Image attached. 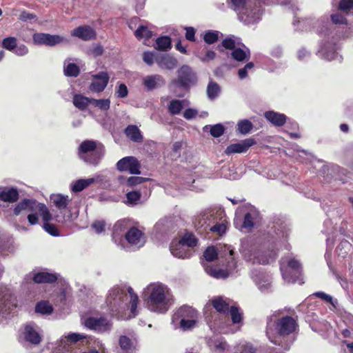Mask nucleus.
Here are the masks:
<instances>
[{
	"label": "nucleus",
	"instance_id": "obj_38",
	"mask_svg": "<svg viewBox=\"0 0 353 353\" xmlns=\"http://www.w3.org/2000/svg\"><path fill=\"white\" fill-rule=\"evenodd\" d=\"M210 216V212L207 210L202 212L195 217L194 224L196 227H203L207 225V221L209 220Z\"/></svg>",
	"mask_w": 353,
	"mask_h": 353
},
{
	"label": "nucleus",
	"instance_id": "obj_17",
	"mask_svg": "<svg viewBox=\"0 0 353 353\" xmlns=\"http://www.w3.org/2000/svg\"><path fill=\"white\" fill-rule=\"evenodd\" d=\"M94 80L90 85V90L95 92H101L107 86L110 77L106 72H100L93 76Z\"/></svg>",
	"mask_w": 353,
	"mask_h": 353
},
{
	"label": "nucleus",
	"instance_id": "obj_37",
	"mask_svg": "<svg viewBox=\"0 0 353 353\" xmlns=\"http://www.w3.org/2000/svg\"><path fill=\"white\" fill-rule=\"evenodd\" d=\"M73 103L77 108L84 110L89 104H91V99L81 95H75L73 99Z\"/></svg>",
	"mask_w": 353,
	"mask_h": 353
},
{
	"label": "nucleus",
	"instance_id": "obj_9",
	"mask_svg": "<svg viewBox=\"0 0 353 353\" xmlns=\"http://www.w3.org/2000/svg\"><path fill=\"white\" fill-rule=\"evenodd\" d=\"M225 252H226L227 256V269L225 270L216 269L212 266L208 265L206 263H203V267L205 272L211 276L216 279H225L230 274H232L237 265L236 261L234 260L233 256V250L230 246H225Z\"/></svg>",
	"mask_w": 353,
	"mask_h": 353
},
{
	"label": "nucleus",
	"instance_id": "obj_43",
	"mask_svg": "<svg viewBox=\"0 0 353 353\" xmlns=\"http://www.w3.org/2000/svg\"><path fill=\"white\" fill-rule=\"evenodd\" d=\"M134 34L138 39L143 38L149 39L152 37V31H150L145 26H139L135 31Z\"/></svg>",
	"mask_w": 353,
	"mask_h": 353
},
{
	"label": "nucleus",
	"instance_id": "obj_6",
	"mask_svg": "<svg viewBox=\"0 0 353 353\" xmlns=\"http://www.w3.org/2000/svg\"><path fill=\"white\" fill-rule=\"evenodd\" d=\"M281 271L283 278L286 282L303 283L301 279V266L298 260L294 258L289 260L282 259Z\"/></svg>",
	"mask_w": 353,
	"mask_h": 353
},
{
	"label": "nucleus",
	"instance_id": "obj_58",
	"mask_svg": "<svg viewBox=\"0 0 353 353\" xmlns=\"http://www.w3.org/2000/svg\"><path fill=\"white\" fill-rule=\"evenodd\" d=\"M225 221H223L220 223H217L210 228V230L214 232L218 233L219 235L225 233L226 230Z\"/></svg>",
	"mask_w": 353,
	"mask_h": 353
},
{
	"label": "nucleus",
	"instance_id": "obj_30",
	"mask_svg": "<svg viewBox=\"0 0 353 353\" xmlns=\"http://www.w3.org/2000/svg\"><path fill=\"white\" fill-rule=\"evenodd\" d=\"M19 198V192L15 188H9L0 192V200L5 202H14Z\"/></svg>",
	"mask_w": 353,
	"mask_h": 353
},
{
	"label": "nucleus",
	"instance_id": "obj_35",
	"mask_svg": "<svg viewBox=\"0 0 353 353\" xmlns=\"http://www.w3.org/2000/svg\"><path fill=\"white\" fill-rule=\"evenodd\" d=\"M179 243L188 249L195 247L197 245V239L191 233H187L179 241Z\"/></svg>",
	"mask_w": 353,
	"mask_h": 353
},
{
	"label": "nucleus",
	"instance_id": "obj_2",
	"mask_svg": "<svg viewBox=\"0 0 353 353\" xmlns=\"http://www.w3.org/2000/svg\"><path fill=\"white\" fill-rule=\"evenodd\" d=\"M296 327V321L292 316H285L276 319L274 314L268 322L266 335L271 343L284 346L287 349L288 345L285 343V338L295 332Z\"/></svg>",
	"mask_w": 353,
	"mask_h": 353
},
{
	"label": "nucleus",
	"instance_id": "obj_24",
	"mask_svg": "<svg viewBox=\"0 0 353 353\" xmlns=\"http://www.w3.org/2000/svg\"><path fill=\"white\" fill-rule=\"evenodd\" d=\"M156 63L162 70H174L178 64V61L170 54H163L156 58Z\"/></svg>",
	"mask_w": 353,
	"mask_h": 353
},
{
	"label": "nucleus",
	"instance_id": "obj_34",
	"mask_svg": "<svg viewBox=\"0 0 353 353\" xmlns=\"http://www.w3.org/2000/svg\"><path fill=\"white\" fill-rule=\"evenodd\" d=\"M210 345L213 353H230L228 345L225 341L216 340Z\"/></svg>",
	"mask_w": 353,
	"mask_h": 353
},
{
	"label": "nucleus",
	"instance_id": "obj_4",
	"mask_svg": "<svg viewBox=\"0 0 353 353\" xmlns=\"http://www.w3.org/2000/svg\"><path fill=\"white\" fill-rule=\"evenodd\" d=\"M25 210L30 212L28 215V220L31 225L38 223L39 215L42 217L43 221H50L52 218L47 206L36 200L27 199L22 200L14 208V213L19 215Z\"/></svg>",
	"mask_w": 353,
	"mask_h": 353
},
{
	"label": "nucleus",
	"instance_id": "obj_29",
	"mask_svg": "<svg viewBox=\"0 0 353 353\" xmlns=\"http://www.w3.org/2000/svg\"><path fill=\"white\" fill-rule=\"evenodd\" d=\"M188 105L186 100L173 99L168 103V110L171 114L176 115L180 114L183 108Z\"/></svg>",
	"mask_w": 353,
	"mask_h": 353
},
{
	"label": "nucleus",
	"instance_id": "obj_12",
	"mask_svg": "<svg viewBox=\"0 0 353 353\" xmlns=\"http://www.w3.org/2000/svg\"><path fill=\"white\" fill-rule=\"evenodd\" d=\"M32 39L35 44L50 46H55L65 41L63 37L46 33H35L33 35Z\"/></svg>",
	"mask_w": 353,
	"mask_h": 353
},
{
	"label": "nucleus",
	"instance_id": "obj_63",
	"mask_svg": "<svg viewBox=\"0 0 353 353\" xmlns=\"http://www.w3.org/2000/svg\"><path fill=\"white\" fill-rule=\"evenodd\" d=\"M353 8V0H341L339 3V9L347 11Z\"/></svg>",
	"mask_w": 353,
	"mask_h": 353
},
{
	"label": "nucleus",
	"instance_id": "obj_5",
	"mask_svg": "<svg viewBox=\"0 0 353 353\" xmlns=\"http://www.w3.org/2000/svg\"><path fill=\"white\" fill-rule=\"evenodd\" d=\"M104 154L103 146L93 141H84L79 145V156L85 162L97 165Z\"/></svg>",
	"mask_w": 353,
	"mask_h": 353
},
{
	"label": "nucleus",
	"instance_id": "obj_55",
	"mask_svg": "<svg viewBox=\"0 0 353 353\" xmlns=\"http://www.w3.org/2000/svg\"><path fill=\"white\" fill-rule=\"evenodd\" d=\"M224 132V128L221 124H216L210 126V134L214 137H219Z\"/></svg>",
	"mask_w": 353,
	"mask_h": 353
},
{
	"label": "nucleus",
	"instance_id": "obj_15",
	"mask_svg": "<svg viewBox=\"0 0 353 353\" xmlns=\"http://www.w3.org/2000/svg\"><path fill=\"white\" fill-rule=\"evenodd\" d=\"M128 243L135 248H141L145 243L144 234L136 228H130L125 235Z\"/></svg>",
	"mask_w": 353,
	"mask_h": 353
},
{
	"label": "nucleus",
	"instance_id": "obj_40",
	"mask_svg": "<svg viewBox=\"0 0 353 353\" xmlns=\"http://www.w3.org/2000/svg\"><path fill=\"white\" fill-rule=\"evenodd\" d=\"M156 42L158 50L166 51L171 48V40L167 36L158 38Z\"/></svg>",
	"mask_w": 353,
	"mask_h": 353
},
{
	"label": "nucleus",
	"instance_id": "obj_41",
	"mask_svg": "<svg viewBox=\"0 0 353 353\" xmlns=\"http://www.w3.org/2000/svg\"><path fill=\"white\" fill-rule=\"evenodd\" d=\"M252 128V123L248 119L241 120L237 123V130L242 134L250 132Z\"/></svg>",
	"mask_w": 353,
	"mask_h": 353
},
{
	"label": "nucleus",
	"instance_id": "obj_61",
	"mask_svg": "<svg viewBox=\"0 0 353 353\" xmlns=\"http://www.w3.org/2000/svg\"><path fill=\"white\" fill-rule=\"evenodd\" d=\"M331 19L334 24H346L347 20L345 18L339 13L332 14L331 15Z\"/></svg>",
	"mask_w": 353,
	"mask_h": 353
},
{
	"label": "nucleus",
	"instance_id": "obj_36",
	"mask_svg": "<svg viewBox=\"0 0 353 353\" xmlns=\"http://www.w3.org/2000/svg\"><path fill=\"white\" fill-rule=\"evenodd\" d=\"M220 91V87L216 82L210 81L206 90L208 97L210 99L214 100L216 99L219 96Z\"/></svg>",
	"mask_w": 353,
	"mask_h": 353
},
{
	"label": "nucleus",
	"instance_id": "obj_11",
	"mask_svg": "<svg viewBox=\"0 0 353 353\" xmlns=\"http://www.w3.org/2000/svg\"><path fill=\"white\" fill-rule=\"evenodd\" d=\"M141 165L134 157H126L120 159L117 163V168L120 171H128L132 174H139Z\"/></svg>",
	"mask_w": 353,
	"mask_h": 353
},
{
	"label": "nucleus",
	"instance_id": "obj_25",
	"mask_svg": "<svg viewBox=\"0 0 353 353\" xmlns=\"http://www.w3.org/2000/svg\"><path fill=\"white\" fill-rule=\"evenodd\" d=\"M172 254L176 257L185 259L191 256V251L179 241L172 242L170 248Z\"/></svg>",
	"mask_w": 353,
	"mask_h": 353
},
{
	"label": "nucleus",
	"instance_id": "obj_8",
	"mask_svg": "<svg viewBox=\"0 0 353 353\" xmlns=\"http://www.w3.org/2000/svg\"><path fill=\"white\" fill-rule=\"evenodd\" d=\"M228 6L238 14L245 15L249 22H255L260 19L262 11L259 8L250 9L249 0H227Z\"/></svg>",
	"mask_w": 353,
	"mask_h": 353
},
{
	"label": "nucleus",
	"instance_id": "obj_51",
	"mask_svg": "<svg viewBox=\"0 0 353 353\" xmlns=\"http://www.w3.org/2000/svg\"><path fill=\"white\" fill-rule=\"evenodd\" d=\"M217 252L214 247H208L204 252L203 256L206 261L210 262L217 258Z\"/></svg>",
	"mask_w": 353,
	"mask_h": 353
},
{
	"label": "nucleus",
	"instance_id": "obj_14",
	"mask_svg": "<svg viewBox=\"0 0 353 353\" xmlns=\"http://www.w3.org/2000/svg\"><path fill=\"white\" fill-rule=\"evenodd\" d=\"M142 84L147 91H152L164 86L165 79L158 74L146 75L142 79Z\"/></svg>",
	"mask_w": 353,
	"mask_h": 353
},
{
	"label": "nucleus",
	"instance_id": "obj_13",
	"mask_svg": "<svg viewBox=\"0 0 353 353\" xmlns=\"http://www.w3.org/2000/svg\"><path fill=\"white\" fill-rule=\"evenodd\" d=\"M85 325L98 332H105L110 330L112 323L105 318L90 317L85 321Z\"/></svg>",
	"mask_w": 353,
	"mask_h": 353
},
{
	"label": "nucleus",
	"instance_id": "obj_18",
	"mask_svg": "<svg viewBox=\"0 0 353 353\" xmlns=\"http://www.w3.org/2000/svg\"><path fill=\"white\" fill-rule=\"evenodd\" d=\"M23 334L26 341L32 345H38L41 341V336L38 330V327L34 324H26Z\"/></svg>",
	"mask_w": 353,
	"mask_h": 353
},
{
	"label": "nucleus",
	"instance_id": "obj_10",
	"mask_svg": "<svg viewBox=\"0 0 353 353\" xmlns=\"http://www.w3.org/2000/svg\"><path fill=\"white\" fill-rule=\"evenodd\" d=\"M197 77L195 72L188 65H183L177 70V78L172 83L183 88L188 89L196 84Z\"/></svg>",
	"mask_w": 353,
	"mask_h": 353
},
{
	"label": "nucleus",
	"instance_id": "obj_50",
	"mask_svg": "<svg viewBox=\"0 0 353 353\" xmlns=\"http://www.w3.org/2000/svg\"><path fill=\"white\" fill-rule=\"evenodd\" d=\"M2 46L8 50H13L17 47V39L12 37L3 39L2 41Z\"/></svg>",
	"mask_w": 353,
	"mask_h": 353
},
{
	"label": "nucleus",
	"instance_id": "obj_26",
	"mask_svg": "<svg viewBox=\"0 0 353 353\" xmlns=\"http://www.w3.org/2000/svg\"><path fill=\"white\" fill-rule=\"evenodd\" d=\"M212 305L219 313L228 312L231 306V301L223 296H216L211 300Z\"/></svg>",
	"mask_w": 353,
	"mask_h": 353
},
{
	"label": "nucleus",
	"instance_id": "obj_52",
	"mask_svg": "<svg viewBox=\"0 0 353 353\" xmlns=\"http://www.w3.org/2000/svg\"><path fill=\"white\" fill-rule=\"evenodd\" d=\"M128 203L136 205L141 199V193L137 191L130 192L126 194Z\"/></svg>",
	"mask_w": 353,
	"mask_h": 353
},
{
	"label": "nucleus",
	"instance_id": "obj_56",
	"mask_svg": "<svg viewBox=\"0 0 353 353\" xmlns=\"http://www.w3.org/2000/svg\"><path fill=\"white\" fill-rule=\"evenodd\" d=\"M49 221H44L43 228L44 230L52 236H58L59 232L57 227L54 224L48 223Z\"/></svg>",
	"mask_w": 353,
	"mask_h": 353
},
{
	"label": "nucleus",
	"instance_id": "obj_28",
	"mask_svg": "<svg viewBox=\"0 0 353 353\" xmlns=\"http://www.w3.org/2000/svg\"><path fill=\"white\" fill-rule=\"evenodd\" d=\"M265 119L276 126L283 125L286 121V116L274 111L266 112L264 114Z\"/></svg>",
	"mask_w": 353,
	"mask_h": 353
},
{
	"label": "nucleus",
	"instance_id": "obj_46",
	"mask_svg": "<svg viewBox=\"0 0 353 353\" xmlns=\"http://www.w3.org/2000/svg\"><path fill=\"white\" fill-rule=\"evenodd\" d=\"M233 37H228L222 41V46L226 49L234 50L237 46H240L241 43Z\"/></svg>",
	"mask_w": 353,
	"mask_h": 353
},
{
	"label": "nucleus",
	"instance_id": "obj_31",
	"mask_svg": "<svg viewBox=\"0 0 353 353\" xmlns=\"http://www.w3.org/2000/svg\"><path fill=\"white\" fill-rule=\"evenodd\" d=\"M232 57L234 60L238 61L248 60L250 57V52L245 46H243V49L240 47H236L232 52Z\"/></svg>",
	"mask_w": 353,
	"mask_h": 353
},
{
	"label": "nucleus",
	"instance_id": "obj_32",
	"mask_svg": "<svg viewBox=\"0 0 353 353\" xmlns=\"http://www.w3.org/2000/svg\"><path fill=\"white\" fill-rule=\"evenodd\" d=\"M57 279L54 274H50L48 272H39L34 274L33 280L35 283H53Z\"/></svg>",
	"mask_w": 353,
	"mask_h": 353
},
{
	"label": "nucleus",
	"instance_id": "obj_42",
	"mask_svg": "<svg viewBox=\"0 0 353 353\" xmlns=\"http://www.w3.org/2000/svg\"><path fill=\"white\" fill-rule=\"evenodd\" d=\"M35 312L43 314H48L52 312V307L47 301H41L35 307Z\"/></svg>",
	"mask_w": 353,
	"mask_h": 353
},
{
	"label": "nucleus",
	"instance_id": "obj_27",
	"mask_svg": "<svg viewBox=\"0 0 353 353\" xmlns=\"http://www.w3.org/2000/svg\"><path fill=\"white\" fill-rule=\"evenodd\" d=\"M100 176H97L96 177L88 178V179H81L77 180L72 183L71 185V189L72 192H79L83 190L85 188H88L92 183L95 182L99 181Z\"/></svg>",
	"mask_w": 353,
	"mask_h": 353
},
{
	"label": "nucleus",
	"instance_id": "obj_20",
	"mask_svg": "<svg viewBox=\"0 0 353 353\" xmlns=\"http://www.w3.org/2000/svg\"><path fill=\"white\" fill-rule=\"evenodd\" d=\"M85 338V335L71 333L69 334L65 339H61L60 341L59 345L52 352V353H65L66 349L68 351L69 344L68 343H76L81 339Z\"/></svg>",
	"mask_w": 353,
	"mask_h": 353
},
{
	"label": "nucleus",
	"instance_id": "obj_44",
	"mask_svg": "<svg viewBox=\"0 0 353 353\" xmlns=\"http://www.w3.org/2000/svg\"><path fill=\"white\" fill-rule=\"evenodd\" d=\"M91 104L94 107L99 108L101 110H108L110 108V101L106 99H91Z\"/></svg>",
	"mask_w": 353,
	"mask_h": 353
},
{
	"label": "nucleus",
	"instance_id": "obj_23",
	"mask_svg": "<svg viewBox=\"0 0 353 353\" xmlns=\"http://www.w3.org/2000/svg\"><path fill=\"white\" fill-rule=\"evenodd\" d=\"M277 254L275 251L271 250L267 254L263 252H254L252 254V257H250L249 260L252 261L253 263H259L261 264H268L274 261L276 258Z\"/></svg>",
	"mask_w": 353,
	"mask_h": 353
},
{
	"label": "nucleus",
	"instance_id": "obj_3",
	"mask_svg": "<svg viewBox=\"0 0 353 353\" xmlns=\"http://www.w3.org/2000/svg\"><path fill=\"white\" fill-rule=\"evenodd\" d=\"M128 292L120 288H114L109 292L106 299L107 305L113 312L119 313L120 310L128 308L127 301L130 300L131 315L128 319L134 317L137 315V306L138 296L134 294L131 288L128 289Z\"/></svg>",
	"mask_w": 353,
	"mask_h": 353
},
{
	"label": "nucleus",
	"instance_id": "obj_19",
	"mask_svg": "<svg viewBox=\"0 0 353 353\" xmlns=\"http://www.w3.org/2000/svg\"><path fill=\"white\" fill-rule=\"evenodd\" d=\"M255 143L254 141L252 139H245L239 143H233L227 147L225 153L228 155L235 153L245 152L250 147Z\"/></svg>",
	"mask_w": 353,
	"mask_h": 353
},
{
	"label": "nucleus",
	"instance_id": "obj_16",
	"mask_svg": "<svg viewBox=\"0 0 353 353\" xmlns=\"http://www.w3.org/2000/svg\"><path fill=\"white\" fill-rule=\"evenodd\" d=\"M15 297L8 289L0 290V313L12 310L17 307Z\"/></svg>",
	"mask_w": 353,
	"mask_h": 353
},
{
	"label": "nucleus",
	"instance_id": "obj_47",
	"mask_svg": "<svg viewBox=\"0 0 353 353\" xmlns=\"http://www.w3.org/2000/svg\"><path fill=\"white\" fill-rule=\"evenodd\" d=\"M219 34L218 31L209 30L205 32L203 39L208 44L214 43L218 40Z\"/></svg>",
	"mask_w": 353,
	"mask_h": 353
},
{
	"label": "nucleus",
	"instance_id": "obj_64",
	"mask_svg": "<svg viewBox=\"0 0 353 353\" xmlns=\"http://www.w3.org/2000/svg\"><path fill=\"white\" fill-rule=\"evenodd\" d=\"M146 179L140 176H130L128 179V183L130 185H134L137 184H141Z\"/></svg>",
	"mask_w": 353,
	"mask_h": 353
},
{
	"label": "nucleus",
	"instance_id": "obj_62",
	"mask_svg": "<svg viewBox=\"0 0 353 353\" xmlns=\"http://www.w3.org/2000/svg\"><path fill=\"white\" fill-rule=\"evenodd\" d=\"M117 97L124 98L128 96V90L127 86L124 83H120L116 91Z\"/></svg>",
	"mask_w": 353,
	"mask_h": 353
},
{
	"label": "nucleus",
	"instance_id": "obj_57",
	"mask_svg": "<svg viewBox=\"0 0 353 353\" xmlns=\"http://www.w3.org/2000/svg\"><path fill=\"white\" fill-rule=\"evenodd\" d=\"M254 68L252 62L248 63L243 68L239 70L238 74L241 79H245L248 75V71Z\"/></svg>",
	"mask_w": 353,
	"mask_h": 353
},
{
	"label": "nucleus",
	"instance_id": "obj_33",
	"mask_svg": "<svg viewBox=\"0 0 353 353\" xmlns=\"http://www.w3.org/2000/svg\"><path fill=\"white\" fill-rule=\"evenodd\" d=\"M126 136L132 141L140 142L142 141V136L139 129L136 125H129L125 130Z\"/></svg>",
	"mask_w": 353,
	"mask_h": 353
},
{
	"label": "nucleus",
	"instance_id": "obj_60",
	"mask_svg": "<svg viewBox=\"0 0 353 353\" xmlns=\"http://www.w3.org/2000/svg\"><path fill=\"white\" fill-rule=\"evenodd\" d=\"M314 295L320 299L324 300L327 303H330L334 307H336L335 303H336V301H334L332 297L323 292H318L314 294Z\"/></svg>",
	"mask_w": 353,
	"mask_h": 353
},
{
	"label": "nucleus",
	"instance_id": "obj_53",
	"mask_svg": "<svg viewBox=\"0 0 353 353\" xmlns=\"http://www.w3.org/2000/svg\"><path fill=\"white\" fill-rule=\"evenodd\" d=\"M159 57L156 53L152 52H145L143 54V61L148 65H152L154 62H156V58Z\"/></svg>",
	"mask_w": 353,
	"mask_h": 353
},
{
	"label": "nucleus",
	"instance_id": "obj_22",
	"mask_svg": "<svg viewBox=\"0 0 353 353\" xmlns=\"http://www.w3.org/2000/svg\"><path fill=\"white\" fill-rule=\"evenodd\" d=\"M71 34L83 41L92 40L96 37L94 30L89 26H79L72 31Z\"/></svg>",
	"mask_w": 353,
	"mask_h": 353
},
{
	"label": "nucleus",
	"instance_id": "obj_49",
	"mask_svg": "<svg viewBox=\"0 0 353 353\" xmlns=\"http://www.w3.org/2000/svg\"><path fill=\"white\" fill-rule=\"evenodd\" d=\"M197 322V319H182L179 321L180 327L185 331L194 327Z\"/></svg>",
	"mask_w": 353,
	"mask_h": 353
},
{
	"label": "nucleus",
	"instance_id": "obj_1",
	"mask_svg": "<svg viewBox=\"0 0 353 353\" xmlns=\"http://www.w3.org/2000/svg\"><path fill=\"white\" fill-rule=\"evenodd\" d=\"M144 294L148 309L154 312L165 313L174 303L170 290L161 283L148 285L144 290Z\"/></svg>",
	"mask_w": 353,
	"mask_h": 353
},
{
	"label": "nucleus",
	"instance_id": "obj_21",
	"mask_svg": "<svg viewBox=\"0 0 353 353\" xmlns=\"http://www.w3.org/2000/svg\"><path fill=\"white\" fill-rule=\"evenodd\" d=\"M198 314L196 311L191 307L189 306H182L180 307L173 315L172 316V322L177 323L181 321V319H197Z\"/></svg>",
	"mask_w": 353,
	"mask_h": 353
},
{
	"label": "nucleus",
	"instance_id": "obj_54",
	"mask_svg": "<svg viewBox=\"0 0 353 353\" xmlns=\"http://www.w3.org/2000/svg\"><path fill=\"white\" fill-rule=\"evenodd\" d=\"M256 349L250 343L240 345L236 353H255Z\"/></svg>",
	"mask_w": 353,
	"mask_h": 353
},
{
	"label": "nucleus",
	"instance_id": "obj_48",
	"mask_svg": "<svg viewBox=\"0 0 353 353\" xmlns=\"http://www.w3.org/2000/svg\"><path fill=\"white\" fill-rule=\"evenodd\" d=\"M79 73V67L74 63H69L64 68V74L68 77H76Z\"/></svg>",
	"mask_w": 353,
	"mask_h": 353
},
{
	"label": "nucleus",
	"instance_id": "obj_59",
	"mask_svg": "<svg viewBox=\"0 0 353 353\" xmlns=\"http://www.w3.org/2000/svg\"><path fill=\"white\" fill-rule=\"evenodd\" d=\"M254 217L250 213H247L245 215L244 221L242 227L245 229H251L254 225Z\"/></svg>",
	"mask_w": 353,
	"mask_h": 353
},
{
	"label": "nucleus",
	"instance_id": "obj_45",
	"mask_svg": "<svg viewBox=\"0 0 353 353\" xmlns=\"http://www.w3.org/2000/svg\"><path fill=\"white\" fill-rule=\"evenodd\" d=\"M232 323L234 324L240 323L242 321V313L240 312L239 309L234 305L230 306L229 310Z\"/></svg>",
	"mask_w": 353,
	"mask_h": 353
},
{
	"label": "nucleus",
	"instance_id": "obj_7",
	"mask_svg": "<svg viewBox=\"0 0 353 353\" xmlns=\"http://www.w3.org/2000/svg\"><path fill=\"white\" fill-rule=\"evenodd\" d=\"M50 200L59 212L56 215L57 221L62 223L71 221L72 212L70 208L71 199L68 195L53 194L50 196Z\"/></svg>",
	"mask_w": 353,
	"mask_h": 353
},
{
	"label": "nucleus",
	"instance_id": "obj_39",
	"mask_svg": "<svg viewBox=\"0 0 353 353\" xmlns=\"http://www.w3.org/2000/svg\"><path fill=\"white\" fill-rule=\"evenodd\" d=\"M119 345L126 353L132 352L134 348L131 339L125 336H121L119 338Z\"/></svg>",
	"mask_w": 353,
	"mask_h": 353
}]
</instances>
